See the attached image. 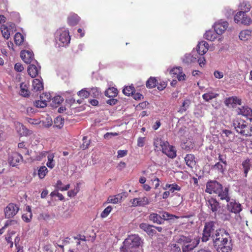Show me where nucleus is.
<instances>
[{
    "label": "nucleus",
    "instance_id": "nucleus-1",
    "mask_svg": "<svg viewBox=\"0 0 252 252\" xmlns=\"http://www.w3.org/2000/svg\"><path fill=\"white\" fill-rule=\"evenodd\" d=\"M228 232L223 228H218L215 235L211 239L213 246L218 252H231L232 244Z\"/></svg>",
    "mask_w": 252,
    "mask_h": 252
},
{
    "label": "nucleus",
    "instance_id": "nucleus-2",
    "mask_svg": "<svg viewBox=\"0 0 252 252\" xmlns=\"http://www.w3.org/2000/svg\"><path fill=\"white\" fill-rule=\"evenodd\" d=\"M142 243L141 239L138 235H131L125 240L121 248L123 252H135Z\"/></svg>",
    "mask_w": 252,
    "mask_h": 252
},
{
    "label": "nucleus",
    "instance_id": "nucleus-3",
    "mask_svg": "<svg viewBox=\"0 0 252 252\" xmlns=\"http://www.w3.org/2000/svg\"><path fill=\"white\" fill-rule=\"evenodd\" d=\"M216 225L217 222L215 221L210 220L205 222L201 237L202 242H207L213 237L218 230Z\"/></svg>",
    "mask_w": 252,
    "mask_h": 252
},
{
    "label": "nucleus",
    "instance_id": "nucleus-4",
    "mask_svg": "<svg viewBox=\"0 0 252 252\" xmlns=\"http://www.w3.org/2000/svg\"><path fill=\"white\" fill-rule=\"evenodd\" d=\"M245 123V121L239 119L234 120L232 123V126L238 133L246 136H251V132L252 130V127H251V131H250L249 127Z\"/></svg>",
    "mask_w": 252,
    "mask_h": 252
},
{
    "label": "nucleus",
    "instance_id": "nucleus-5",
    "mask_svg": "<svg viewBox=\"0 0 252 252\" xmlns=\"http://www.w3.org/2000/svg\"><path fill=\"white\" fill-rule=\"evenodd\" d=\"M222 188V186L216 181H210L206 184L205 192L209 194L213 193L217 194Z\"/></svg>",
    "mask_w": 252,
    "mask_h": 252
},
{
    "label": "nucleus",
    "instance_id": "nucleus-6",
    "mask_svg": "<svg viewBox=\"0 0 252 252\" xmlns=\"http://www.w3.org/2000/svg\"><path fill=\"white\" fill-rule=\"evenodd\" d=\"M18 211V206L10 203L4 209L5 217L7 219L12 218L17 214Z\"/></svg>",
    "mask_w": 252,
    "mask_h": 252
},
{
    "label": "nucleus",
    "instance_id": "nucleus-7",
    "mask_svg": "<svg viewBox=\"0 0 252 252\" xmlns=\"http://www.w3.org/2000/svg\"><path fill=\"white\" fill-rule=\"evenodd\" d=\"M57 35H59V37H57V40L62 43L63 46L66 45L69 43L70 38L69 35L68 31L65 30L62 32L58 31Z\"/></svg>",
    "mask_w": 252,
    "mask_h": 252
},
{
    "label": "nucleus",
    "instance_id": "nucleus-8",
    "mask_svg": "<svg viewBox=\"0 0 252 252\" xmlns=\"http://www.w3.org/2000/svg\"><path fill=\"white\" fill-rule=\"evenodd\" d=\"M227 208L229 212L235 214L240 213L242 210L241 205L233 199L227 204Z\"/></svg>",
    "mask_w": 252,
    "mask_h": 252
},
{
    "label": "nucleus",
    "instance_id": "nucleus-9",
    "mask_svg": "<svg viewBox=\"0 0 252 252\" xmlns=\"http://www.w3.org/2000/svg\"><path fill=\"white\" fill-rule=\"evenodd\" d=\"M34 63L38 64L36 61L34 60L33 63L29 64L28 67V72L29 75L32 78L36 77L39 74L40 70V67H38Z\"/></svg>",
    "mask_w": 252,
    "mask_h": 252
},
{
    "label": "nucleus",
    "instance_id": "nucleus-10",
    "mask_svg": "<svg viewBox=\"0 0 252 252\" xmlns=\"http://www.w3.org/2000/svg\"><path fill=\"white\" fill-rule=\"evenodd\" d=\"M228 24L226 21H220L214 24V31L219 34H221L227 28Z\"/></svg>",
    "mask_w": 252,
    "mask_h": 252
},
{
    "label": "nucleus",
    "instance_id": "nucleus-11",
    "mask_svg": "<svg viewBox=\"0 0 252 252\" xmlns=\"http://www.w3.org/2000/svg\"><path fill=\"white\" fill-rule=\"evenodd\" d=\"M206 204L208 208L211 209L212 212L214 213L215 215L218 209L220 208V203L216 199L212 197L207 201Z\"/></svg>",
    "mask_w": 252,
    "mask_h": 252
},
{
    "label": "nucleus",
    "instance_id": "nucleus-12",
    "mask_svg": "<svg viewBox=\"0 0 252 252\" xmlns=\"http://www.w3.org/2000/svg\"><path fill=\"white\" fill-rule=\"evenodd\" d=\"M20 56L23 61L27 63L31 64L32 62L33 63L34 61L33 60V53L30 51L24 50L21 51Z\"/></svg>",
    "mask_w": 252,
    "mask_h": 252
},
{
    "label": "nucleus",
    "instance_id": "nucleus-13",
    "mask_svg": "<svg viewBox=\"0 0 252 252\" xmlns=\"http://www.w3.org/2000/svg\"><path fill=\"white\" fill-rule=\"evenodd\" d=\"M175 241L176 243L182 246H184L187 243L191 242L192 239L190 236H185L184 235H178L176 236Z\"/></svg>",
    "mask_w": 252,
    "mask_h": 252
},
{
    "label": "nucleus",
    "instance_id": "nucleus-14",
    "mask_svg": "<svg viewBox=\"0 0 252 252\" xmlns=\"http://www.w3.org/2000/svg\"><path fill=\"white\" fill-rule=\"evenodd\" d=\"M238 114L246 117L252 122V110L248 106H243L239 109Z\"/></svg>",
    "mask_w": 252,
    "mask_h": 252
},
{
    "label": "nucleus",
    "instance_id": "nucleus-15",
    "mask_svg": "<svg viewBox=\"0 0 252 252\" xmlns=\"http://www.w3.org/2000/svg\"><path fill=\"white\" fill-rule=\"evenodd\" d=\"M41 100H37L35 102V105L38 108H44L47 106L46 101H49L50 99L49 94H43L40 96Z\"/></svg>",
    "mask_w": 252,
    "mask_h": 252
},
{
    "label": "nucleus",
    "instance_id": "nucleus-16",
    "mask_svg": "<svg viewBox=\"0 0 252 252\" xmlns=\"http://www.w3.org/2000/svg\"><path fill=\"white\" fill-rule=\"evenodd\" d=\"M23 157L20 154L17 153H14L9 157L8 160L10 165L15 166L18 163L21 161Z\"/></svg>",
    "mask_w": 252,
    "mask_h": 252
},
{
    "label": "nucleus",
    "instance_id": "nucleus-17",
    "mask_svg": "<svg viewBox=\"0 0 252 252\" xmlns=\"http://www.w3.org/2000/svg\"><path fill=\"white\" fill-rule=\"evenodd\" d=\"M229 189L228 188H225L223 189V188L221 189L220 190H219V192L217 194L221 200H225L227 202H229L230 201V197L228 193Z\"/></svg>",
    "mask_w": 252,
    "mask_h": 252
},
{
    "label": "nucleus",
    "instance_id": "nucleus-18",
    "mask_svg": "<svg viewBox=\"0 0 252 252\" xmlns=\"http://www.w3.org/2000/svg\"><path fill=\"white\" fill-rule=\"evenodd\" d=\"M209 45L207 42L204 41L198 43L197 46V51L200 55H203L208 50Z\"/></svg>",
    "mask_w": 252,
    "mask_h": 252
},
{
    "label": "nucleus",
    "instance_id": "nucleus-19",
    "mask_svg": "<svg viewBox=\"0 0 252 252\" xmlns=\"http://www.w3.org/2000/svg\"><path fill=\"white\" fill-rule=\"evenodd\" d=\"M162 153L167 155L168 157L173 158L176 156V152L173 146L168 145L166 147L162 148Z\"/></svg>",
    "mask_w": 252,
    "mask_h": 252
},
{
    "label": "nucleus",
    "instance_id": "nucleus-20",
    "mask_svg": "<svg viewBox=\"0 0 252 252\" xmlns=\"http://www.w3.org/2000/svg\"><path fill=\"white\" fill-rule=\"evenodd\" d=\"M199 241L195 242L194 241H192L191 242L187 243L184 246H182V252H189L193 251L198 245Z\"/></svg>",
    "mask_w": 252,
    "mask_h": 252
},
{
    "label": "nucleus",
    "instance_id": "nucleus-21",
    "mask_svg": "<svg viewBox=\"0 0 252 252\" xmlns=\"http://www.w3.org/2000/svg\"><path fill=\"white\" fill-rule=\"evenodd\" d=\"M152 227L154 226L146 223H142L139 225V227L149 235H153L156 233V230L152 228Z\"/></svg>",
    "mask_w": 252,
    "mask_h": 252
},
{
    "label": "nucleus",
    "instance_id": "nucleus-22",
    "mask_svg": "<svg viewBox=\"0 0 252 252\" xmlns=\"http://www.w3.org/2000/svg\"><path fill=\"white\" fill-rule=\"evenodd\" d=\"M154 145L157 149H159L162 151V148L166 147L168 145V142L162 140L161 138H157L154 142Z\"/></svg>",
    "mask_w": 252,
    "mask_h": 252
},
{
    "label": "nucleus",
    "instance_id": "nucleus-23",
    "mask_svg": "<svg viewBox=\"0 0 252 252\" xmlns=\"http://www.w3.org/2000/svg\"><path fill=\"white\" fill-rule=\"evenodd\" d=\"M242 168L241 170H243L244 173V176L247 177L248 173L251 169V161L249 158L246 159L242 162Z\"/></svg>",
    "mask_w": 252,
    "mask_h": 252
},
{
    "label": "nucleus",
    "instance_id": "nucleus-24",
    "mask_svg": "<svg viewBox=\"0 0 252 252\" xmlns=\"http://www.w3.org/2000/svg\"><path fill=\"white\" fill-rule=\"evenodd\" d=\"M149 220L152 221L154 223L157 224L163 223V220L161 219L160 215L156 213H152L149 216Z\"/></svg>",
    "mask_w": 252,
    "mask_h": 252
},
{
    "label": "nucleus",
    "instance_id": "nucleus-25",
    "mask_svg": "<svg viewBox=\"0 0 252 252\" xmlns=\"http://www.w3.org/2000/svg\"><path fill=\"white\" fill-rule=\"evenodd\" d=\"M32 89L34 92L41 91L43 89V83L38 79H35L32 81Z\"/></svg>",
    "mask_w": 252,
    "mask_h": 252
},
{
    "label": "nucleus",
    "instance_id": "nucleus-26",
    "mask_svg": "<svg viewBox=\"0 0 252 252\" xmlns=\"http://www.w3.org/2000/svg\"><path fill=\"white\" fill-rule=\"evenodd\" d=\"M159 215H160L161 219H162L163 221L165 220H172L175 219H177L179 218L178 216L170 214L166 212H159Z\"/></svg>",
    "mask_w": 252,
    "mask_h": 252
},
{
    "label": "nucleus",
    "instance_id": "nucleus-27",
    "mask_svg": "<svg viewBox=\"0 0 252 252\" xmlns=\"http://www.w3.org/2000/svg\"><path fill=\"white\" fill-rule=\"evenodd\" d=\"M185 160L187 165L191 168L193 167L195 164L194 156L192 154H188L185 158Z\"/></svg>",
    "mask_w": 252,
    "mask_h": 252
},
{
    "label": "nucleus",
    "instance_id": "nucleus-28",
    "mask_svg": "<svg viewBox=\"0 0 252 252\" xmlns=\"http://www.w3.org/2000/svg\"><path fill=\"white\" fill-rule=\"evenodd\" d=\"M118 91L114 87L109 88L105 91V95L109 97H114L117 95Z\"/></svg>",
    "mask_w": 252,
    "mask_h": 252
},
{
    "label": "nucleus",
    "instance_id": "nucleus-29",
    "mask_svg": "<svg viewBox=\"0 0 252 252\" xmlns=\"http://www.w3.org/2000/svg\"><path fill=\"white\" fill-rule=\"evenodd\" d=\"M218 34L215 31H208L204 34V37L208 40L213 41L217 38Z\"/></svg>",
    "mask_w": 252,
    "mask_h": 252
},
{
    "label": "nucleus",
    "instance_id": "nucleus-30",
    "mask_svg": "<svg viewBox=\"0 0 252 252\" xmlns=\"http://www.w3.org/2000/svg\"><path fill=\"white\" fill-rule=\"evenodd\" d=\"M30 92L28 90V87L24 83H21L20 84V94L24 97H28L30 95Z\"/></svg>",
    "mask_w": 252,
    "mask_h": 252
},
{
    "label": "nucleus",
    "instance_id": "nucleus-31",
    "mask_svg": "<svg viewBox=\"0 0 252 252\" xmlns=\"http://www.w3.org/2000/svg\"><path fill=\"white\" fill-rule=\"evenodd\" d=\"M212 168L215 170H217L218 172L223 174L224 171L226 170V165H223L221 163L219 162L214 165L212 166Z\"/></svg>",
    "mask_w": 252,
    "mask_h": 252
},
{
    "label": "nucleus",
    "instance_id": "nucleus-32",
    "mask_svg": "<svg viewBox=\"0 0 252 252\" xmlns=\"http://www.w3.org/2000/svg\"><path fill=\"white\" fill-rule=\"evenodd\" d=\"M218 95V94L210 92L203 94L202 95V97L205 101H209L210 100L217 97Z\"/></svg>",
    "mask_w": 252,
    "mask_h": 252
},
{
    "label": "nucleus",
    "instance_id": "nucleus-33",
    "mask_svg": "<svg viewBox=\"0 0 252 252\" xmlns=\"http://www.w3.org/2000/svg\"><path fill=\"white\" fill-rule=\"evenodd\" d=\"M158 84L155 77H151L146 82V87L149 88H153Z\"/></svg>",
    "mask_w": 252,
    "mask_h": 252
},
{
    "label": "nucleus",
    "instance_id": "nucleus-34",
    "mask_svg": "<svg viewBox=\"0 0 252 252\" xmlns=\"http://www.w3.org/2000/svg\"><path fill=\"white\" fill-rule=\"evenodd\" d=\"M135 92V88L132 86L126 87L123 90V93L127 96L133 94Z\"/></svg>",
    "mask_w": 252,
    "mask_h": 252
},
{
    "label": "nucleus",
    "instance_id": "nucleus-35",
    "mask_svg": "<svg viewBox=\"0 0 252 252\" xmlns=\"http://www.w3.org/2000/svg\"><path fill=\"white\" fill-rule=\"evenodd\" d=\"M54 155L53 154H49L47 158L48 161L46 163V165L50 168L52 169L55 166V161L53 159Z\"/></svg>",
    "mask_w": 252,
    "mask_h": 252
},
{
    "label": "nucleus",
    "instance_id": "nucleus-36",
    "mask_svg": "<svg viewBox=\"0 0 252 252\" xmlns=\"http://www.w3.org/2000/svg\"><path fill=\"white\" fill-rule=\"evenodd\" d=\"M122 198V196L120 194H118L115 196H110L108 198L107 202L111 203L113 204H116L118 203L120 199Z\"/></svg>",
    "mask_w": 252,
    "mask_h": 252
},
{
    "label": "nucleus",
    "instance_id": "nucleus-37",
    "mask_svg": "<svg viewBox=\"0 0 252 252\" xmlns=\"http://www.w3.org/2000/svg\"><path fill=\"white\" fill-rule=\"evenodd\" d=\"M190 104V102L189 100L186 99L184 100L182 103L181 107L179 109L178 112L183 113V112H185L189 108Z\"/></svg>",
    "mask_w": 252,
    "mask_h": 252
},
{
    "label": "nucleus",
    "instance_id": "nucleus-38",
    "mask_svg": "<svg viewBox=\"0 0 252 252\" xmlns=\"http://www.w3.org/2000/svg\"><path fill=\"white\" fill-rule=\"evenodd\" d=\"M48 172V169L45 166H41L38 170V175L40 179H43L45 177Z\"/></svg>",
    "mask_w": 252,
    "mask_h": 252
},
{
    "label": "nucleus",
    "instance_id": "nucleus-39",
    "mask_svg": "<svg viewBox=\"0 0 252 252\" xmlns=\"http://www.w3.org/2000/svg\"><path fill=\"white\" fill-rule=\"evenodd\" d=\"M24 41V36L20 32H17L14 36V41L16 45H20Z\"/></svg>",
    "mask_w": 252,
    "mask_h": 252
},
{
    "label": "nucleus",
    "instance_id": "nucleus-40",
    "mask_svg": "<svg viewBox=\"0 0 252 252\" xmlns=\"http://www.w3.org/2000/svg\"><path fill=\"white\" fill-rule=\"evenodd\" d=\"M246 15L245 12L244 11H239L237 12V13L234 16V21L236 23L241 22L243 20V18H245V16Z\"/></svg>",
    "mask_w": 252,
    "mask_h": 252
},
{
    "label": "nucleus",
    "instance_id": "nucleus-41",
    "mask_svg": "<svg viewBox=\"0 0 252 252\" xmlns=\"http://www.w3.org/2000/svg\"><path fill=\"white\" fill-rule=\"evenodd\" d=\"M64 123V119L61 116H58L54 120V125L57 127L61 128L63 127Z\"/></svg>",
    "mask_w": 252,
    "mask_h": 252
},
{
    "label": "nucleus",
    "instance_id": "nucleus-42",
    "mask_svg": "<svg viewBox=\"0 0 252 252\" xmlns=\"http://www.w3.org/2000/svg\"><path fill=\"white\" fill-rule=\"evenodd\" d=\"M252 33V31L249 30H244L239 33V38L241 40L247 39V36H250Z\"/></svg>",
    "mask_w": 252,
    "mask_h": 252
},
{
    "label": "nucleus",
    "instance_id": "nucleus-43",
    "mask_svg": "<svg viewBox=\"0 0 252 252\" xmlns=\"http://www.w3.org/2000/svg\"><path fill=\"white\" fill-rule=\"evenodd\" d=\"M101 94L100 92L97 88H93L90 92V95L95 98H97Z\"/></svg>",
    "mask_w": 252,
    "mask_h": 252
},
{
    "label": "nucleus",
    "instance_id": "nucleus-44",
    "mask_svg": "<svg viewBox=\"0 0 252 252\" xmlns=\"http://www.w3.org/2000/svg\"><path fill=\"white\" fill-rule=\"evenodd\" d=\"M79 184H77L75 188L72 190H70L68 192V195L69 197H73L75 196L79 191Z\"/></svg>",
    "mask_w": 252,
    "mask_h": 252
},
{
    "label": "nucleus",
    "instance_id": "nucleus-45",
    "mask_svg": "<svg viewBox=\"0 0 252 252\" xmlns=\"http://www.w3.org/2000/svg\"><path fill=\"white\" fill-rule=\"evenodd\" d=\"M78 21H79V19L76 15L69 17L68 18V23L70 25H72V26L75 25L78 23Z\"/></svg>",
    "mask_w": 252,
    "mask_h": 252
},
{
    "label": "nucleus",
    "instance_id": "nucleus-46",
    "mask_svg": "<svg viewBox=\"0 0 252 252\" xmlns=\"http://www.w3.org/2000/svg\"><path fill=\"white\" fill-rule=\"evenodd\" d=\"M63 100V98L60 95L56 96L54 97L52 101V105L60 104Z\"/></svg>",
    "mask_w": 252,
    "mask_h": 252
},
{
    "label": "nucleus",
    "instance_id": "nucleus-47",
    "mask_svg": "<svg viewBox=\"0 0 252 252\" xmlns=\"http://www.w3.org/2000/svg\"><path fill=\"white\" fill-rule=\"evenodd\" d=\"M112 209V208L111 206L107 207L101 213V217L103 218L106 217L111 212Z\"/></svg>",
    "mask_w": 252,
    "mask_h": 252
},
{
    "label": "nucleus",
    "instance_id": "nucleus-48",
    "mask_svg": "<svg viewBox=\"0 0 252 252\" xmlns=\"http://www.w3.org/2000/svg\"><path fill=\"white\" fill-rule=\"evenodd\" d=\"M77 94L83 98H87L90 95V92L85 89H82L77 93Z\"/></svg>",
    "mask_w": 252,
    "mask_h": 252
},
{
    "label": "nucleus",
    "instance_id": "nucleus-49",
    "mask_svg": "<svg viewBox=\"0 0 252 252\" xmlns=\"http://www.w3.org/2000/svg\"><path fill=\"white\" fill-rule=\"evenodd\" d=\"M182 68L181 67H178L174 68L171 69L170 71L171 75H177L178 76L179 74L182 73Z\"/></svg>",
    "mask_w": 252,
    "mask_h": 252
},
{
    "label": "nucleus",
    "instance_id": "nucleus-50",
    "mask_svg": "<svg viewBox=\"0 0 252 252\" xmlns=\"http://www.w3.org/2000/svg\"><path fill=\"white\" fill-rule=\"evenodd\" d=\"M139 200V206H144L149 203V200L146 197L138 198Z\"/></svg>",
    "mask_w": 252,
    "mask_h": 252
},
{
    "label": "nucleus",
    "instance_id": "nucleus-51",
    "mask_svg": "<svg viewBox=\"0 0 252 252\" xmlns=\"http://www.w3.org/2000/svg\"><path fill=\"white\" fill-rule=\"evenodd\" d=\"M87 138L86 136H84L83 138V143L80 146V148L81 149H82L83 150H85V149L88 148V146H89V145L90 144V140H89L88 141H86Z\"/></svg>",
    "mask_w": 252,
    "mask_h": 252
},
{
    "label": "nucleus",
    "instance_id": "nucleus-52",
    "mask_svg": "<svg viewBox=\"0 0 252 252\" xmlns=\"http://www.w3.org/2000/svg\"><path fill=\"white\" fill-rule=\"evenodd\" d=\"M171 252H181V248L176 244H173L171 246Z\"/></svg>",
    "mask_w": 252,
    "mask_h": 252
},
{
    "label": "nucleus",
    "instance_id": "nucleus-53",
    "mask_svg": "<svg viewBox=\"0 0 252 252\" xmlns=\"http://www.w3.org/2000/svg\"><path fill=\"white\" fill-rule=\"evenodd\" d=\"M171 187L170 188H169V190L168 191H170V192H174L175 190H180L181 189V188L180 187H179L178 185H177V184H171Z\"/></svg>",
    "mask_w": 252,
    "mask_h": 252
},
{
    "label": "nucleus",
    "instance_id": "nucleus-54",
    "mask_svg": "<svg viewBox=\"0 0 252 252\" xmlns=\"http://www.w3.org/2000/svg\"><path fill=\"white\" fill-rule=\"evenodd\" d=\"M241 23L245 25H249L252 23V20L251 18L245 16V18H243V20L241 21Z\"/></svg>",
    "mask_w": 252,
    "mask_h": 252
},
{
    "label": "nucleus",
    "instance_id": "nucleus-55",
    "mask_svg": "<svg viewBox=\"0 0 252 252\" xmlns=\"http://www.w3.org/2000/svg\"><path fill=\"white\" fill-rule=\"evenodd\" d=\"M32 217V213L30 212V214L29 215H28L27 214H23L22 215V218L24 221H25L27 222H28L31 221Z\"/></svg>",
    "mask_w": 252,
    "mask_h": 252
},
{
    "label": "nucleus",
    "instance_id": "nucleus-56",
    "mask_svg": "<svg viewBox=\"0 0 252 252\" xmlns=\"http://www.w3.org/2000/svg\"><path fill=\"white\" fill-rule=\"evenodd\" d=\"M14 69L17 72H21L24 69V67L20 63H16L14 65Z\"/></svg>",
    "mask_w": 252,
    "mask_h": 252
},
{
    "label": "nucleus",
    "instance_id": "nucleus-57",
    "mask_svg": "<svg viewBox=\"0 0 252 252\" xmlns=\"http://www.w3.org/2000/svg\"><path fill=\"white\" fill-rule=\"evenodd\" d=\"M17 223V221L13 220H7L4 225V228H6L9 225Z\"/></svg>",
    "mask_w": 252,
    "mask_h": 252
},
{
    "label": "nucleus",
    "instance_id": "nucleus-58",
    "mask_svg": "<svg viewBox=\"0 0 252 252\" xmlns=\"http://www.w3.org/2000/svg\"><path fill=\"white\" fill-rule=\"evenodd\" d=\"M127 154V150H119L118 151V158H122L126 156Z\"/></svg>",
    "mask_w": 252,
    "mask_h": 252
},
{
    "label": "nucleus",
    "instance_id": "nucleus-59",
    "mask_svg": "<svg viewBox=\"0 0 252 252\" xmlns=\"http://www.w3.org/2000/svg\"><path fill=\"white\" fill-rule=\"evenodd\" d=\"M145 143V137H139L137 140V146L139 147H143Z\"/></svg>",
    "mask_w": 252,
    "mask_h": 252
},
{
    "label": "nucleus",
    "instance_id": "nucleus-60",
    "mask_svg": "<svg viewBox=\"0 0 252 252\" xmlns=\"http://www.w3.org/2000/svg\"><path fill=\"white\" fill-rule=\"evenodd\" d=\"M214 75L216 78L218 79H221L223 77V73L218 70L214 72Z\"/></svg>",
    "mask_w": 252,
    "mask_h": 252
},
{
    "label": "nucleus",
    "instance_id": "nucleus-61",
    "mask_svg": "<svg viewBox=\"0 0 252 252\" xmlns=\"http://www.w3.org/2000/svg\"><path fill=\"white\" fill-rule=\"evenodd\" d=\"M244 8L242 9L245 12V13L250 10V5L248 3L243 2L242 6H243Z\"/></svg>",
    "mask_w": 252,
    "mask_h": 252
},
{
    "label": "nucleus",
    "instance_id": "nucleus-62",
    "mask_svg": "<svg viewBox=\"0 0 252 252\" xmlns=\"http://www.w3.org/2000/svg\"><path fill=\"white\" fill-rule=\"evenodd\" d=\"M167 86L166 83L165 82H161L159 85H158V89L160 91L163 90L164 89L166 88Z\"/></svg>",
    "mask_w": 252,
    "mask_h": 252
},
{
    "label": "nucleus",
    "instance_id": "nucleus-63",
    "mask_svg": "<svg viewBox=\"0 0 252 252\" xmlns=\"http://www.w3.org/2000/svg\"><path fill=\"white\" fill-rule=\"evenodd\" d=\"M151 181L153 182V184L155 183V189L158 188V187L159 185V179L157 178V177H155L154 179H152Z\"/></svg>",
    "mask_w": 252,
    "mask_h": 252
},
{
    "label": "nucleus",
    "instance_id": "nucleus-64",
    "mask_svg": "<svg viewBox=\"0 0 252 252\" xmlns=\"http://www.w3.org/2000/svg\"><path fill=\"white\" fill-rule=\"evenodd\" d=\"M117 102L118 100L114 98L109 99L106 101L107 103L110 104V105H115L117 103Z\"/></svg>",
    "mask_w": 252,
    "mask_h": 252
}]
</instances>
